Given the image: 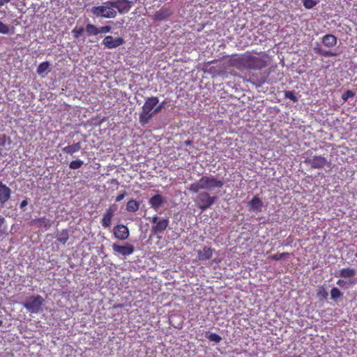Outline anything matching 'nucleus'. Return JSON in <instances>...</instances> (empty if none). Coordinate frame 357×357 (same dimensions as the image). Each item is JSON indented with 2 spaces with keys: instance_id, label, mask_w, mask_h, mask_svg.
Instances as JSON below:
<instances>
[{
  "instance_id": "f257e3e1",
  "label": "nucleus",
  "mask_w": 357,
  "mask_h": 357,
  "mask_svg": "<svg viewBox=\"0 0 357 357\" xmlns=\"http://www.w3.org/2000/svg\"><path fill=\"white\" fill-rule=\"evenodd\" d=\"M231 65L236 68L261 70L268 66V55L266 53L254 54L247 51L231 60Z\"/></svg>"
},
{
  "instance_id": "f03ea898",
  "label": "nucleus",
  "mask_w": 357,
  "mask_h": 357,
  "mask_svg": "<svg viewBox=\"0 0 357 357\" xmlns=\"http://www.w3.org/2000/svg\"><path fill=\"white\" fill-rule=\"evenodd\" d=\"M224 181L215 177L214 176H203L200 179L192 183L189 187V190L197 193L201 190H213L215 188H222Z\"/></svg>"
},
{
  "instance_id": "7ed1b4c3",
  "label": "nucleus",
  "mask_w": 357,
  "mask_h": 357,
  "mask_svg": "<svg viewBox=\"0 0 357 357\" xmlns=\"http://www.w3.org/2000/svg\"><path fill=\"white\" fill-rule=\"evenodd\" d=\"M158 103L159 99L156 96L149 97L145 100L139 116V121L142 125L148 123L157 114L155 112V109Z\"/></svg>"
},
{
  "instance_id": "20e7f679",
  "label": "nucleus",
  "mask_w": 357,
  "mask_h": 357,
  "mask_svg": "<svg viewBox=\"0 0 357 357\" xmlns=\"http://www.w3.org/2000/svg\"><path fill=\"white\" fill-rule=\"evenodd\" d=\"M91 12L95 16L102 18H114L117 13L114 9L112 1H106L101 6H93Z\"/></svg>"
},
{
  "instance_id": "39448f33",
  "label": "nucleus",
  "mask_w": 357,
  "mask_h": 357,
  "mask_svg": "<svg viewBox=\"0 0 357 357\" xmlns=\"http://www.w3.org/2000/svg\"><path fill=\"white\" fill-rule=\"evenodd\" d=\"M43 298L40 295H36L28 297L23 305L28 312L37 314L43 310Z\"/></svg>"
},
{
  "instance_id": "423d86ee",
  "label": "nucleus",
  "mask_w": 357,
  "mask_h": 357,
  "mask_svg": "<svg viewBox=\"0 0 357 357\" xmlns=\"http://www.w3.org/2000/svg\"><path fill=\"white\" fill-rule=\"evenodd\" d=\"M216 197H212L207 192H202L198 196L199 208L205 211L210 208L215 202Z\"/></svg>"
},
{
  "instance_id": "0eeeda50",
  "label": "nucleus",
  "mask_w": 357,
  "mask_h": 357,
  "mask_svg": "<svg viewBox=\"0 0 357 357\" xmlns=\"http://www.w3.org/2000/svg\"><path fill=\"white\" fill-rule=\"evenodd\" d=\"M169 222V221L168 218L159 220L157 215L154 216L152 220V223L154 224L151 229L152 233L157 235L164 232L167 228Z\"/></svg>"
},
{
  "instance_id": "6e6552de",
  "label": "nucleus",
  "mask_w": 357,
  "mask_h": 357,
  "mask_svg": "<svg viewBox=\"0 0 357 357\" xmlns=\"http://www.w3.org/2000/svg\"><path fill=\"white\" fill-rule=\"evenodd\" d=\"M305 162L310 165L313 169H322L328 164L326 158L321 155H314L312 158H308L305 160Z\"/></svg>"
},
{
  "instance_id": "1a4fd4ad",
  "label": "nucleus",
  "mask_w": 357,
  "mask_h": 357,
  "mask_svg": "<svg viewBox=\"0 0 357 357\" xmlns=\"http://www.w3.org/2000/svg\"><path fill=\"white\" fill-rule=\"evenodd\" d=\"M116 210V206L114 204L109 206V208L106 209L101 220V225L104 228L110 227L112 220Z\"/></svg>"
},
{
  "instance_id": "9d476101",
  "label": "nucleus",
  "mask_w": 357,
  "mask_h": 357,
  "mask_svg": "<svg viewBox=\"0 0 357 357\" xmlns=\"http://www.w3.org/2000/svg\"><path fill=\"white\" fill-rule=\"evenodd\" d=\"M125 40L121 37L114 38L112 36H107L102 40V44L109 49L118 47L124 44Z\"/></svg>"
},
{
  "instance_id": "9b49d317",
  "label": "nucleus",
  "mask_w": 357,
  "mask_h": 357,
  "mask_svg": "<svg viewBox=\"0 0 357 357\" xmlns=\"http://www.w3.org/2000/svg\"><path fill=\"white\" fill-rule=\"evenodd\" d=\"M114 235L116 238L125 241L128 238L130 232L128 228L124 225H118L113 229Z\"/></svg>"
},
{
  "instance_id": "f8f14e48",
  "label": "nucleus",
  "mask_w": 357,
  "mask_h": 357,
  "mask_svg": "<svg viewBox=\"0 0 357 357\" xmlns=\"http://www.w3.org/2000/svg\"><path fill=\"white\" fill-rule=\"evenodd\" d=\"M112 249L115 253L120 254L125 257L130 255L134 252L133 245L129 243H126L124 245L114 243L112 245Z\"/></svg>"
},
{
  "instance_id": "ddd939ff",
  "label": "nucleus",
  "mask_w": 357,
  "mask_h": 357,
  "mask_svg": "<svg viewBox=\"0 0 357 357\" xmlns=\"http://www.w3.org/2000/svg\"><path fill=\"white\" fill-rule=\"evenodd\" d=\"M114 9H117L121 14L128 13L131 8V2L128 0H116L112 1Z\"/></svg>"
},
{
  "instance_id": "4468645a",
  "label": "nucleus",
  "mask_w": 357,
  "mask_h": 357,
  "mask_svg": "<svg viewBox=\"0 0 357 357\" xmlns=\"http://www.w3.org/2000/svg\"><path fill=\"white\" fill-rule=\"evenodd\" d=\"M11 190L0 181V203L3 205L10 198Z\"/></svg>"
},
{
  "instance_id": "2eb2a0df",
  "label": "nucleus",
  "mask_w": 357,
  "mask_h": 357,
  "mask_svg": "<svg viewBox=\"0 0 357 357\" xmlns=\"http://www.w3.org/2000/svg\"><path fill=\"white\" fill-rule=\"evenodd\" d=\"M172 14V11L169 8L162 7L157 10L153 15V20L162 21L169 17Z\"/></svg>"
},
{
  "instance_id": "dca6fc26",
  "label": "nucleus",
  "mask_w": 357,
  "mask_h": 357,
  "mask_svg": "<svg viewBox=\"0 0 357 357\" xmlns=\"http://www.w3.org/2000/svg\"><path fill=\"white\" fill-rule=\"evenodd\" d=\"M30 225H37L38 227H44L48 229L52 226V221L46 217L35 218L30 222Z\"/></svg>"
},
{
  "instance_id": "f3484780",
  "label": "nucleus",
  "mask_w": 357,
  "mask_h": 357,
  "mask_svg": "<svg viewBox=\"0 0 357 357\" xmlns=\"http://www.w3.org/2000/svg\"><path fill=\"white\" fill-rule=\"evenodd\" d=\"M215 250L211 248L204 247L202 250L197 252V259L199 261L209 260L214 252Z\"/></svg>"
},
{
  "instance_id": "a211bd4d",
  "label": "nucleus",
  "mask_w": 357,
  "mask_h": 357,
  "mask_svg": "<svg viewBox=\"0 0 357 357\" xmlns=\"http://www.w3.org/2000/svg\"><path fill=\"white\" fill-rule=\"evenodd\" d=\"M249 208L252 211L261 212L262 211L263 202L257 196H255L249 202Z\"/></svg>"
},
{
  "instance_id": "6ab92c4d",
  "label": "nucleus",
  "mask_w": 357,
  "mask_h": 357,
  "mask_svg": "<svg viewBox=\"0 0 357 357\" xmlns=\"http://www.w3.org/2000/svg\"><path fill=\"white\" fill-rule=\"evenodd\" d=\"M165 202L164 198L160 195H153L149 201L151 206L157 211Z\"/></svg>"
},
{
  "instance_id": "aec40b11",
  "label": "nucleus",
  "mask_w": 357,
  "mask_h": 357,
  "mask_svg": "<svg viewBox=\"0 0 357 357\" xmlns=\"http://www.w3.org/2000/svg\"><path fill=\"white\" fill-rule=\"evenodd\" d=\"M337 38L333 34H326L322 37V43L327 47H333L336 45Z\"/></svg>"
},
{
  "instance_id": "412c9836",
  "label": "nucleus",
  "mask_w": 357,
  "mask_h": 357,
  "mask_svg": "<svg viewBox=\"0 0 357 357\" xmlns=\"http://www.w3.org/2000/svg\"><path fill=\"white\" fill-rule=\"evenodd\" d=\"M81 149V143L77 142L72 145H68L62 149V151L64 153L70 154L73 155L74 153L78 152Z\"/></svg>"
},
{
  "instance_id": "4be33fe9",
  "label": "nucleus",
  "mask_w": 357,
  "mask_h": 357,
  "mask_svg": "<svg viewBox=\"0 0 357 357\" xmlns=\"http://www.w3.org/2000/svg\"><path fill=\"white\" fill-rule=\"evenodd\" d=\"M356 272L354 268H344L340 270L338 275L344 278H349L355 276Z\"/></svg>"
},
{
  "instance_id": "5701e85b",
  "label": "nucleus",
  "mask_w": 357,
  "mask_h": 357,
  "mask_svg": "<svg viewBox=\"0 0 357 357\" xmlns=\"http://www.w3.org/2000/svg\"><path fill=\"white\" fill-rule=\"evenodd\" d=\"M56 240L60 243L65 245L69 238V234L67 229H63L58 232L56 236Z\"/></svg>"
},
{
  "instance_id": "b1692460",
  "label": "nucleus",
  "mask_w": 357,
  "mask_h": 357,
  "mask_svg": "<svg viewBox=\"0 0 357 357\" xmlns=\"http://www.w3.org/2000/svg\"><path fill=\"white\" fill-rule=\"evenodd\" d=\"M139 202L135 200V199H130L127 202L126 204V211L128 212H136L139 208Z\"/></svg>"
},
{
  "instance_id": "393cba45",
  "label": "nucleus",
  "mask_w": 357,
  "mask_h": 357,
  "mask_svg": "<svg viewBox=\"0 0 357 357\" xmlns=\"http://www.w3.org/2000/svg\"><path fill=\"white\" fill-rule=\"evenodd\" d=\"M98 27L92 24H88L86 26V31L89 36H96L98 34Z\"/></svg>"
},
{
  "instance_id": "a878e982",
  "label": "nucleus",
  "mask_w": 357,
  "mask_h": 357,
  "mask_svg": "<svg viewBox=\"0 0 357 357\" xmlns=\"http://www.w3.org/2000/svg\"><path fill=\"white\" fill-rule=\"evenodd\" d=\"M206 336L210 341L215 343H219L222 340V337L214 333L206 332Z\"/></svg>"
},
{
  "instance_id": "bb28decb",
  "label": "nucleus",
  "mask_w": 357,
  "mask_h": 357,
  "mask_svg": "<svg viewBox=\"0 0 357 357\" xmlns=\"http://www.w3.org/2000/svg\"><path fill=\"white\" fill-rule=\"evenodd\" d=\"M50 67V63L47 61H44L39 64V66L37 68V73L38 75H42L44 73H45Z\"/></svg>"
},
{
  "instance_id": "cd10ccee",
  "label": "nucleus",
  "mask_w": 357,
  "mask_h": 357,
  "mask_svg": "<svg viewBox=\"0 0 357 357\" xmlns=\"http://www.w3.org/2000/svg\"><path fill=\"white\" fill-rule=\"evenodd\" d=\"M249 81L251 83L255 84L257 86H261V84H263L265 82V79L263 77H261L260 79H259L253 73L250 76Z\"/></svg>"
},
{
  "instance_id": "c85d7f7f",
  "label": "nucleus",
  "mask_w": 357,
  "mask_h": 357,
  "mask_svg": "<svg viewBox=\"0 0 357 357\" xmlns=\"http://www.w3.org/2000/svg\"><path fill=\"white\" fill-rule=\"evenodd\" d=\"M84 164V162L79 159L73 160L69 164V168L71 169H77L80 168Z\"/></svg>"
},
{
  "instance_id": "c756f323",
  "label": "nucleus",
  "mask_w": 357,
  "mask_h": 357,
  "mask_svg": "<svg viewBox=\"0 0 357 357\" xmlns=\"http://www.w3.org/2000/svg\"><path fill=\"white\" fill-rule=\"evenodd\" d=\"M342 296V293L337 288L333 287L331 290V299L335 301L337 298H340Z\"/></svg>"
},
{
  "instance_id": "7c9ffc66",
  "label": "nucleus",
  "mask_w": 357,
  "mask_h": 357,
  "mask_svg": "<svg viewBox=\"0 0 357 357\" xmlns=\"http://www.w3.org/2000/svg\"><path fill=\"white\" fill-rule=\"evenodd\" d=\"M290 254L288 252H282V253H276L274 255L270 256L268 258L272 260L279 261L283 259L284 257H289Z\"/></svg>"
},
{
  "instance_id": "2f4dec72",
  "label": "nucleus",
  "mask_w": 357,
  "mask_h": 357,
  "mask_svg": "<svg viewBox=\"0 0 357 357\" xmlns=\"http://www.w3.org/2000/svg\"><path fill=\"white\" fill-rule=\"evenodd\" d=\"M303 6L306 9H311L314 7L317 3V0H303Z\"/></svg>"
},
{
  "instance_id": "473e14b6",
  "label": "nucleus",
  "mask_w": 357,
  "mask_h": 357,
  "mask_svg": "<svg viewBox=\"0 0 357 357\" xmlns=\"http://www.w3.org/2000/svg\"><path fill=\"white\" fill-rule=\"evenodd\" d=\"M316 52L324 56H335L337 55V53L330 50H318L316 51Z\"/></svg>"
},
{
  "instance_id": "72a5a7b5",
  "label": "nucleus",
  "mask_w": 357,
  "mask_h": 357,
  "mask_svg": "<svg viewBox=\"0 0 357 357\" xmlns=\"http://www.w3.org/2000/svg\"><path fill=\"white\" fill-rule=\"evenodd\" d=\"M84 30V29L83 27H75V29H73L72 31V33H73L74 38H79L82 35Z\"/></svg>"
},
{
  "instance_id": "f704fd0d",
  "label": "nucleus",
  "mask_w": 357,
  "mask_h": 357,
  "mask_svg": "<svg viewBox=\"0 0 357 357\" xmlns=\"http://www.w3.org/2000/svg\"><path fill=\"white\" fill-rule=\"evenodd\" d=\"M317 296L319 298L326 299V298L328 296V293L326 291V289H324V287H321L319 289V290L317 291Z\"/></svg>"
},
{
  "instance_id": "c9c22d12",
  "label": "nucleus",
  "mask_w": 357,
  "mask_h": 357,
  "mask_svg": "<svg viewBox=\"0 0 357 357\" xmlns=\"http://www.w3.org/2000/svg\"><path fill=\"white\" fill-rule=\"evenodd\" d=\"M10 32V28L8 25L3 23L0 21V33L8 34Z\"/></svg>"
},
{
  "instance_id": "e433bc0d",
  "label": "nucleus",
  "mask_w": 357,
  "mask_h": 357,
  "mask_svg": "<svg viewBox=\"0 0 357 357\" xmlns=\"http://www.w3.org/2000/svg\"><path fill=\"white\" fill-rule=\"evenodd\" d=\"M6 231V219L4 218H0V236L4 234Z\"/></svg>"
},
{
  "instance_id": "4c0bfd02",
  "label": "nucleus",
  "mask_w": 357,
  "mask_h": 357,
  "mask_svg": "<svg viewBox=\"0 0 357 357\" xmlns=\"http://www.w3.org/2000/svg\"><path fill=\"white\" fill-rule=\"evenodd\" d=\"M284 97L291 100L294 102L298 101V98L294 95V93L293 91H285L284 92Z\"/></svg>"
},
{
  "instance_id": "58836bf2",
  "label": "nucleus",
  "mask_w": 357,
  "mask_h": 357,
  "mask_svg": "<svg viewBox=\"0 0 357 357\" xmlns=\"http://www.w3.org/2000/svg\"><path fill=\"white\" fill-rule=\"evenodd\" d=\"M354 93L351 90L346 91L342 96V99L344 101H347L349 98H353L354 96Z\"/></svg>"
},
{
  "instance_id": "ea45409f",
  "label": "nucleus",
  "mask_w": 357,
  "mask_h": 357,
  "mask_svg": "<svg viewBox=\"0 0 357 357\" xmlns=\"http://www.w3.org/2000/svg\"><path fill=\"white\" fill-rule=\"evenodd\" d=\"M98 34L99 33H109L111 31V26H101L100 28H98Z\"/></svg>"
},
{
  "instance_id": "a19ab883",
  "label": "nucleus",
  "mask_w": 357,
  "mask_h": 357,
  "mask_svg": "<svg viewBox=\"0 0 357 357\" xmlns=\"http://www.w3.org/2000/svg\"><path fill=\"white\" fill-rule=\"evenodd\" d=\"M127 195V193L126 192H123L119 195H118L116 198H115V202H121L122 199H124V197Z\"/></svg>"
},
{
  "instance_id": "79ce46f5",
  "label": "nucleus",
  "mask_w": 357,
  "mask_h": 357,
  "mask_svg": "<svg viewBox=\"0 0 357 357\" xmlns=\"http://www.w3.org/2000/svg\"><path fill=\"white\" fill-rule=\"evenodd\" d=\"M165 102H162L160 104H158L155 106V112L159 113L164 107Z\"/></svg>"
},
{
  "instance_id": "37998d69",
  "label": "nucleus",
  "mask_w": 357,
  "mask_h": 357,
  "mask_svg": "<svg viewBox=\"0 0 357 357\" xmlns=\"http://www.w3.org/2000/svg\"><path fill=\"white\" fill-rule=\"evenodd\" d=\"M27 204H28L27 199H24V200H23V201L20 203V208H24Z\"/></svg>"
},
{
  "instance_id": "c03bdc74",
  "label": "nucleus",
  "mask_w": 357,
  "mask_h": 357,
  "mask_svg": "<svg viewBox=\"0 0 357 357\" xmlns=\"http://www.w3.org/2000/svg\"><path fill=\"white\" fill-rule=\"evenodd\" d=\"M184 144L186 146H190L192 144V142L190 139H187L184 142Z\"/></svg>"
},
{
  "instance_id": "a18cd8bd",
  "label": "nucleus",
  "mask_w": 357,
  "mask_h": 357,
  "mask_svg": "<svg viewBox=\"0 0 357 357\" xmlns=\"http://www.w3.org/2000/svg\"><path fill=\"white\" fill-rule=\"evenodd\" d=\"M8 3L7 0H0V6H3L5 3Z\"/></svg>"
},
{
  "instance_id": "49530a36",
  "label": "nucleus",
  "mask_w": 357,
  "mask_h": 357,
  "mask_svg": "<svg viewBox=\"0 0 357 357\" xmlns=\"http://www.w3.org/2000/svg\"><path fill=\"white\" fill-rule=\"evenodd\" d=\"M342 283H344V281L342 280H339L337 282V284L340 285V286H342Z\"/></svg>"
},
{
  "instance_id": "de8ad7c7",
  "label": "nucleus",
  "mask_w": 357,
  "mask_h": 357,
  "mask_svg": "<svg viewBox=\"0 0 357 357\" xmlns=\"http://www.w3.org/2000/svg\"><path fill=\"white\" fill-rule=\"evenodd\" d=\"M3 321L0 320V327L2 326Z\"/></svg>"
},
{
  "instance_id": "09e8293b",
  "label": "nucleus",
  "mask_w": 357,
  "mask_h": 357,
  "mask_svg": "<svg viewBox=\"0 0 357 357\" xmlns=\"http://www.w3.org/2000/svg\"><path fill=\"white\" fill-rule=\"evenodd\" d=\"M355 256L357 257V252L355 254Z\"/></svg>"
},
{
  "instance_id": "8fccbe9b",
  "label": "nucleus",
  "mask_w": 357,
  "mask_h": 357,
  "mask_svg": "<svg viewBox=\"0 0 357 357\" xmlns=\"http://www.w3.org/2000/svg\"><path fill=\"white\" fill-rule=\"evenodd\" d=\"M7 1H8V2H10V0H7Z\"/></svg>"
}]
</instances>
